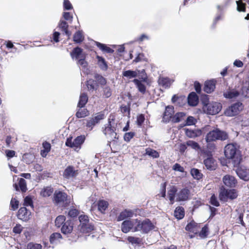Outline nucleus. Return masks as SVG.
Here are the masks:
<instances>
[{
  "instance_id": "nucleus-1",
  "label": "nucleus",
  "mask_w": 249,
  "mask_h": 249,
  "mask_svg": "<svg viewBox=\"0 0 249 249\" xmlns=\"http://www.w3.org/2000/svg\"><path fill=\"white\" fill-rule=\"evenodd\" d=\"M224 154L227 159L232 160L234 166H237L240 164L241 158L237 144L229 143L227 144L224 148Z\"/></svg>"
},
{
  "instance_id": "nucleus-2",
  "label": "nucleus",
  "mask_w": 249,
  "mask_h": 249,
  "mask_svg": "<svg viewBox=\"0 0 249 249\" xmlns=\"http://www.w3.org/2000/svg\"><path fill=\"white\" fill-rule=\"evenodd\" d=\"M229 138L228 133L219 128L215 127L210 130L205 137V140L207 143L216 141H224Z\"/></svg>"
},
{
  "instance_id": "nucleus-3",
  "label": "nucleus",
  "mask_w": 249,
  "mask_h": 249,
  "mask_svg": "<svg viewBox=\"0 0 249 249\" xmlns=\"http://www.w3.org/2000/svg\"><path fill=\"white\" fill-rule=\"evenodd\" d=\"M203 110L204 112L208 114L215 115L217 114L222 108V105L217 102L209 103L206 100L203 101Z\"/></svg>"
},
{
  "instance_id": "nucleus-4",
  "label": "nucleus",
  "mask_w": 249,
  "mask_h": 249,
  "mask_svg": "<svg viewBox=\"0 0 249 249\" xmlns=\"http://www.w3.org/2000/svg\"><path fill=\"white\" fill-rule=\"evenodd\" d=\"M154 228V226L151 221L146 219L142 221L138 220L137 225L134 228L133 232L141 231L143 233H147Z\"/></svg>"
},
{
  "instance_id": "nucleus-5",
  "label": "nucleus",
  "mask_w": 249,
  "mask_h": 249,
  "mask_svg": "<svg viewBox=\"0 0 249 249\" xmlns=\"http://www.w3.org/2000/svg\"><path fill=\"white\" fill-rule=\"evenodd\" d=\"M237 196V192L235 189H227L224 187L220 188L219 197L221 201H226L228 199L232 200L236 198Z\"/></svg>"
},
{
  "instance_id": "nucleus-6",
  "label": "nucleus",
  "mask_w": 249,
  "mask_h": 249,
  "mask_svg": "<svg viewBox=\"0 0 249 249\" xmlns=\"http://www.w3.org/2000/svg\"><path fill=\"white\" fill-rule=\"evenodd\" d=\"M110 119H108V123L104 125L103 128V132L106 137L110 141H114L117 137V133L115 132L116 128L111 124Z\"/></svg>"
},
{
  "instance_id": "nucleus-7",
  "label": "nucleus",
  "mask_w": 249,
  "mask_h": 249,
  "mask_svg": "<svg viewBox=\"0 0 249 249\" xmlns=\"http://www.w3.org/2000/svg\"><path fill=\"white\" fill-rule=\"evenodd\" d=\"M68 195L66 193L56 190L53 194V201L55 204L59 206H64L67 203Z\"/></svg>"
},
{
  "instance_id": "nucleus-8",
  "label": "nucleus",
  "mask_w": 249,
  "mask_h": 249,
  "mask_svg": "<svg viewBox=\"0 0 249 249\" xmlns=\"http://www.w3.org/2000/svg\"><path fill=\"white\" fill-rule=\"evenodd\" d=\"M85 140V137L84 135H80L77 137L73 141H72V137H69L67 138L65 144L66 146L73 148L75 149L76 148H80L81 145L84 142Z\"/></svg>"
},
{
  "instance_id": "nucleus-9",
  "label": "nucleus",
  "mask_w": 249,
  "mask_h": 249,
  "mask_svg": "<svg viewBox=\"0 0 249 249\" xmlns=\"http://www.w3.org/2000/svg\"><path fill=\"white\" fill-rule=\"evenodd\" d=\"M243 108V105L241 102H237L229 107L225 111V114L227 116H234L238 114Z\"/></svg>"
},
{
  "instance_id": "nucleus-10",
  "label": "nucleus",
  "mask_w": 249,
  "mask_h": 249,
  "mask_svg": "<svg viewBox=\"0 0 249 249\" xmlns=\"http://www.w3.org/2000/svg\"><path fill=\"white\" fill-rule=\"evenodd\" d=\"M137 219L124 221L121 225L122 231L124 233H127L131 230L133 231L134 228L137 225Z\"/></svg>"
},
{
  "instance_id": "nucleus-11",
  "label": "nucleus",
  "mask_w": 249,
  "mask_h": 249,
  "mask_svg": "<svg viewBox=\"0 0 249 249\" xmlns=\"http://www.w3.org/2000/svg\"><path fill=\"white\" fill-rule=\"evenodd\" d=\"M238 165L237 167V169L235 171L236 174L239 177V178L244 180V181H248L249 180V169L247 168L244 166H239Z\"/></svg>"
},
{
  "instance_id": "nucleus-12",
  "label": "nucleus",
  "mask_w": 249,
  "mask_h": 249,
  "mask_svg": "<svg viewBox=\"0 0 249 249\" xmlns=\"http://www.w3.org/2000/svg\"><path fill=\"white\" fill-rule=\"evenodd\" d=\"M190 194V190L187 188L180 190L177 194L176 201H184L189 199Z\"/></svg>"
},
{
  "instance_id": "nucleus-13",
  "label": "nucleus",
  "mask_w": 249,
  "mask_h": 249,
  "mask_svg": "<svg viewBox=\"0 0 249 249\" xmlns=\"http://www.w3.org/2000/svg\"><path fill=\"white\" fill-rule=\"evenodd\" d=\"M78 175L77 170H75L72 166H68L64 170L63 176L66 179L75 178Z\"/></svg>"
},
{
  "instance_id": "nucleus-14",
  "label": "nucleus",
  "mask_w": 249,
  "mask_h": 249,
  "mask_svg": "<svg viewBox=\"0 0 249 249\" xmlns=\"http://www.w3.org/2000/svg\"><path fill=\"white\" fill-rule=\"evenodd\" d=\"M31 212L26 208L21 207L18 211L17 216L18 219L23 221H27L30 219Z\"/></svg>"
},
{
  "instance_id": "nucleus-15",
  "label": "nucleus",
  "mask_w": 249,
  "mask_h": 249,
  "mask_svg": "<svg viewBox=\"0 0 249 249\" xmlns=\"http://www.w3.org/2000/svg\"><path fill=\"white\" fill-rule=\"evenodd\" d=\"M223 182L227 187L233 188L235 187L237 184V180L235 178L232 176L227 175L223 178Z\"/></svg>"
},
{
  "instance_id": "nucleus-16",
  "label": "nucleus",
  "mask_w": 249,
  "mask_h": 249,
  "mask_svg": "<svg viewBox=\"0 0 249 249\" xmlns=\"http://www.w3.org/2000/svg\"><path fill=\"white\" fill-rule=\"evenodd\" d=\"M174 113V108L173 106H168L165 107L162 120L164 122H169Z\"/></svg>"
},
{
  "instance_id": "nucleus-17",
  "label": "nucleus",
  "mask_w": 249,
  "mask_h": 249,
  "mask_svg": "<svg viewBox=\"0 0 249 249\" xmlns=\"http://www.w3.org/2000/svg\"><path fill=\"white\" fill-rule=\"evenodd\" d=\"M134 214V211L133 210L125 209L117 216V221H120L128 218H131L133 217Z\"/></svg>"
},
{
  "instance_id": "nucleus-18",
  "label": "nucleus",
  "mask_w": 249,
  "mask_h": 249,
  "mask_svg": "<svg viewBox=\"0 0 249 249\" xmlns=\"http://www.w3.org/2000/svg\"><path fill=\"white\" fill-rule=\"evenodd\" d=\"M216 80L214 79L207 81L205 82L204 91L208 93L213 92L215 88Z\"/></svg>"
},
{
  "instance_id": "nucleus-19",
  "label": "nucleus",
  "mask_w": 249,
  "mask_h": 249,
  "mask_svg": "<svg viewBox=\"0 0 249 249\" xmlns=\"http://www.w3.org/2000/svg\"><path fill=\"white\" fill-rule=\"evenodd\" d=\"M73 223L71 220L65 221L61 228V231L64 234L71 233L73 230Z\"/></svg>"
},
{
  "instance_id": "nucleus-20",
  "label": "nucleus",
  "mask_w": 249,
  "mask_h": 249,
  "mask_svg": "<svg viewBox=\"0 0 249 249\" xmlns=\"http://www.w3.org/2000/svg\"><path fill=\"white\" fill-rule=\"evenodd\" d=\"M188 103L191 106H196L198 103V97L195 92H191L188 96Z\"/></svg>"
},
{
  "instance_id": "nucleus-21",
  "label": "nucleus",
  "mask_w": 249,
  "mask_h": 249,
  "mask_svg": "<svg viewBox=\"0 0 249 249\" xmlns=\"http://www.w3.org/2000/svg\"><path fill=\"white\" fill-rule=\"evenodd\" d=\"M82 52L83 50L81 48L76 47L71 53V56L72 59H78L81 58L83 57Z\"/></svg>"
},
{
  "instance_id": "nucleus-22",
  "label": "nucleus",
  "mask_w": 249,
  "mask_h": 249,
  "mask_svg": "<svg viewBox=\"0 0 249 249\" xmlns=\"http://www.w3.org/2000/svg\"><path fill=\"white\" fill-rule=\"evenodd\" d=\"M239 94V92L238 90L235 89H231L224 92L223 96L227 99H232L238 97Z\"/></svg>"
},
{
  "instance_id": "nucleus-23",
  "label": "nucleus",
  "mask_w": 249,
  "mask_h": 249,
  "mask_svg": "<svg viewBox=\"0 0 249 249\" xmlns=\"http://www.w3.org/2000/svg\"><path fill=\"white\" fill-rule=\"evenodd\" d=\"M159 84L165 88H168L171 86L172 81L168 77H160L158 80Z\"/></svg>"
},
{
  "instance_id": "nucleus-24",
  "label": "nucleus",
  "mask_w": 249,
  "mask_h": 249,
  "mask_svg": "<svg viewBox=\"0 0 249 249\" xmlns=\"http://www.w3.org/2000/svg\"><path fill=\"white\" fill-rule=\"evenodd\" d=\"M177 189L175 186H172L168 191L167 195L171 204H173L175 202V198L177 194Z\"/></svg>"
},
{
  "instance_id": "nucleus-25",
  "label": "nucleus",
  "mask_w": 249,
  "mask_h": 249,
  "mask_svg": "<svg viewBox=\"0 0 249 249\" xmlns=\"http://www.w3.org/2000/svg\"><path fill=\"white\" fill-rule=\"evenodd\" d=\"M88 101V97L85 93H82L80 96L79 100L78 103V107H83Z\"/></svg>"
},
{
  "instance_id": "nucleus-26",
  "label": "nucleus",
  "mask_w": 249,
  "mask_h": 249,
  "mask_svg": "<svg viewBox=\"0 0 249 249\" xmlns=\"http://www.w3.org/2000/svg\"><path fill=\"white\" fill-rule=\"evenodd\" d=\"M58 27L61 30L65 33V34L68 36H70L71 35V33L68 31V29L69 27V25L68 23L65 21L61 20L58 24Z\"/></svg>"
},
{
  "instance_id": "nucleus-27",
  "label": "nucleus",
  "mask_w": 249,
  "mask_h": 249,
  "mask_svg": "<svg viewBox=\"0 0 249 249\" xmlns=\"http://www.w3.org/2000/svg\"><path fill=\"white\" fill-rule=\"evenodd\" d=\"M174 216L178 219H181L184 216V210L182 207H178L174 211Z\"/></svg>"
},
{
  "instance_id": "nucleus-28",
  "label": "nucleus",
  "mask_w": 249,
  "mask_h": 249,
  "mask_svg": "<svg viewBox=\"0 0 249 249\" xmlns=\"http://www.w3.org/2000/svg\"><path fill=\"white\" fill-rule=\"evenodd\" d=\"M122 74L123 77L130 79L137 77L138 72L136 71L127 70L124 71Z\"/></svg>"
},
{
  "instance_id": "nucleus-29",
  "label": "nucleus",
  "mask_w": 249,
  "mask_h": 249,
  "mask_svg": "<svg viewBox=\"0 0 249 249\" xmlns=\"http://www.w3.org/2000/svg\"><path fill=\"white\" fill-rule=\"evenodd\" d=\"M79 228L82 232L89 233L94 230V226L91 224L88 223L86 225L80 226Z\"/></svg>"
},
{
  "instance_id": "nucleus-30",
  "label": "nucleus",
  "mask_w": 249,
  "mask_h": 249,
  "mask_svg": "<svg viewBox=\"0 0 249 249\" xmlns=\"http://www.w3.org/2000/svg\"><path fill=\"white\" fill-rule=\"evenodd\" d=\"M204 164L208 169H215L214 160L212 158H208L204 160Z\"/></svg>"
},
{
  "instance_id": "nucleus-31",
  "label": "nucleus",
  "mask_w": 249,
  "mask_h": 249,
  "mask_svg": "<svg viewBox=\"0 0 249 249\" xmlns=\"http://www.w3.org/2000/svg\"><path fill=\"white\" fill-rule=\"evenodd\" d=\"M61 234L58 232H54L52 234L50 237V241L51 244H56L62 239Z\"/></svg>"
},
{
  "instance_id": "nucleus-32",
  "label": "nucleus",
  "mask_w": 249,
  "mask_h": 249,
  "mask_svg": "<svg viewBox=\"0 0 249 249\" xmlns=\"http://www.w3.org/2000/svg\"><path fill=\"white\" fill-rule=\"evenodd\" d=\"M53 192V188L51 186L44 187L40 192V195L43 197H48Z\"/></svg>"
},
{
  "instance_id": "nucleus-33",
  "label": "nucleus",
  "mask_w": 249,
  "mask_h": 249,
  "mask_svg": "<svg viewBox=\"0 0 249 249\" xmlns=\"http://www.w3.org/2000/svg\"><path fill=\"white\" fill-rule=\"evenodd\" d=\"M108 202L104 200H100L98 202V208L99 211L104 213L108 207Z\"/></svg>"
},
{
  "instance_id": "nucleus-34",
  "label": "nucleus",
  "mask_w": 249,
  "mask_h": 249,
  "mask_svg": "<svg viewBox=\"0 0 249 249\" xmlns=\"http://www.w3.org/2000/svg\"><path fill=\"white\" fill-rule=\"evenodd\" d=\"M201 133L200 131L186 129L185 134L186 136L189 138H194L198 136Z\"/></svg>"
},
{
  "instance_id": "nucleus-35",
  "label": "nucleus",
  "mask_w": 249,
  "mask_h": 249,
  "mask_svg": "<svg viewBox=\"0 0 249 249\" xmlns=\"http://www.w3.org/2000/svg\"><path fill=\"white\" fill-rule=\"evenodd\" d=\"M191 174L196 179L199 180L202 178L203 175L199 170L196 168H193L191 170Z\"/></svg>"
},
{
  "instance_id": "nucleus-36",
  "label": "nucleus",
  "mask_w": 249,
  "mask_h": 249,
  "mask_svg": "<svg viewBox=\"0 0 249 249\" xmlns=\"http://www.w3.org/2000/svg\"><path fill=\"white\" fill-rule=\"evenodd\" d=\"M84 39L81 31H78L76 32L73 35V41L75 43H80L82 42Z\"/></svg>"
},
{
  "instance_id": "nucleus-37",
  "label": "nucleus",
  "mask_w": 249,
  "mask_h": 249,
  "mask_svg": "<svg viewBox=\"0 0 249 249\" xmlns=\"http://www.w3.org/2000/svg\"><path fill=\"white\" fill-rule=\"evenodd\" d=\"M145 154L153 158H157L160 156L159 153L156 150L150 148H147L145 149Z\"/></svg>"
},
{
  "instance_id": "nucleus-38",
  "label": "nucleus",
  "mask_w": 249,
  "mask_h": 249,
  "mask_svg": "<svg viewBox=\"0 0 249 249\" xmlns=\"http://www.w3.org/2000/svg\"><path fill=\"white\" fill-rule=\"evenodd\" d=\"M97 58L98 61V65L101 69L104 71L107 70V65L105 59L103 58L102 57L99 56H97Z\"/></svg>"
},
{
  "instance_id": "nucleus-39",
  "label": "nucleus",
  "mask_w": 249,
  "mask_h": 249,
  "mask_svg": "<svg viewBox=\"0 0 249 249\" xmlns=\"http://www.w3.org/2000/svg\"><path fill=\"white\" fill-rule=\"evenodd\" d=\"M134 83L136 85L137 88L138 89L139 91L142 93H144L145 91V86L143 84H142L141 81H140L137 79H134L133 80Z\"/></svg>"
},
{
  "instance_id": "nucleus-40",
  "label": "nucleus",
  "mask_w": 249,
  "mask_h": 249,
  "mask_svg": "<svg viewBox=\"0 0 249 249\" xmlns=\"http://www.w3.org/2000/svg\"><path fill=\"white\" fill-rule=\"evenodd\" d=\"M66 218L64 215L58 216L55 220V225L57 227H60L65 222Z\"/></svg>"
},
{
  "instance_id": "nucleus-41",
  "label": "nucleus",
  "mask_w": 249,
  "mask_h": 249,
  "mask_svg": "<svg viewBox=\"0 0 249 249\" xmlns=\"http://www.w3.org/2000/svg\"><path fill=\"white\" fill-rule=\"evenodd\" d=\"M89 114V111L87 109L79 108L76 113V116L78 118H84L88 116Z\"/></svg>"
},
{
  "instance_id": "nucleus-42",
  "label": "nucleus",
  "mask_w": 249,
  "mask_h": 249,
  "mask_svg": "<svg viewBox=\"0 0 249 249\" xmlns=\"http://www.w3.org/2000/svg\"><path fill=\"white\" fill-rule=\"evenodd\" d=\"M18 186L22 193L25 192L27 190V185L25 180L23 178H20L18 181Z\"/></svg>"
},
{
  "instance_id": "nucleus-43",
  "label": "nucleus",
  "mask_w": 249,
  "mask_h": 249,
  "mask_svg": "<svg viewBox=\"0 0 249 249\" xmlns=\"http://www.w3.org/2000/svg\"><path fill=\"white\" fill-rule=\"evenodd\" d=\"M185 116V113L184 112H178L172 118V121L174 123L179 122Z\"/></svg>"
},
{
  "instance_id": "nucleus-44",
  "label": "nucleus",
  "mask_w": 249,
  "mask_h": 249,
  "mask_svg": "<svg viewBox=\"0 0 249 249\" xmlns=\"http://www.w3.org/2000/svg\"><path fill=\"white\" fill-rule=\"evenodd\" d=\"M186 145L191 147L192 148L198 150L200 149V147L198 143L194 141L189 140L186 142Z\"/></svg>"
},
{
  "instance_id": "nucleus-45",
  "label": "nucleus",
  "mask_w": 249,
  "mask_h": 249,
  "mask_svg": "<svg viewBox=\"0 0 249 249\" xmlns=\"http://www.w3.org/2000/svg\"><path fill=\"white\" fill-rule=\"evenodd\" d=\"M79 220L80 223V225H79V227H80V226H83V225H86V224L89 223L88 216L85 214L80 215L79 216Z\"/></svg>"
},
{
  "instance_id": "nucleus-46",
  "label": "nucleus",
  "mask_w": 249,
  "mask_h": 249,
  "mask_svg": "<svg viewBox=\"0 0 249 249\" xmlns=\"http://www.w3.org/2000/svg\"><path fill=\"white\" fill-rule=\"evenodd\" d=\"M94 78L100 85H105L106 84V79L101 75H100L99 74H96L94 75Z\"/></svg>"
},
{
  "instance_id": "nucleus-47",
  "label": "nucleus",
  "mask_w": 249,
  "mask_h": 249,
  "mask_svg": "<svg viewBox=\"0 0 249 249\" xmlns=\"http://www.w3.org/2000/svg\"><path fill=\"white\" fill-rule=\"evenodd\" d=\"M87 86L89 91H93L96 89L95 87V81L91 79L87 81Z\"/></svg>"
},
{
  "instance_id": "nucleus-48",
  "label": "nucleus",
  "mask_w": 249,
  "mask_h": 249,
  "mask_svg": "<svg viewBox=\"0 0 249 249\" xmlns=\"http://www.w3.org/2000/svg\"><path fill=\"white\" fill-rule=\"evenodd\" d=\"M42 245L40 244L30 242L27 244V249H41Z\"/></svg>"
},
{
  "instance_id": "nucleus-49",
  "label": "nucleus",
  "mask_w": 249,
  "mask_h": 249,
  "mask_svg": "<svg viewBox=\"0 0 249 249\" xmlns=\"http://www.w3.org/2000/svg\"><path fill=\"white\" fill-rule=\"evenodd\" d=\"M236 3L237 4V10L239 12H245L246 10V4L243 3L242 1L236 0Z\"/></svg>"
},
{
  "instance_id": "nucleus-50",
  "label": "nucleus",
  "mask_w": 249,
  "mask_h": 249,
  "mask_svg": "<svg viewBox=\"0 0 249 249\" xmlns=\"http://www.w3.org/2000/svg\"><path fill=\"white\" fill-rule=\"evenodd\" d=\"M18 205L19 201L15 198H12L10 202V206L12 210L13 211L16 210L18 207Z\"/></svg>"
},
{
  "instance_id": "nucleus-51",
  "label": "nucleus",
  "mask_w": 249,
  "mask_h": 249,
  "mask_svg": "<svg viewBox=\"0 0 249 249\" xmlns=\"http://www.w3.org/2000/svg\"><path fill=\"white\" fill-rule=\"evenodd\" d=\"M24 205L26 206H33L32 198L30 196H27L24 200Z\"/></svg>"
},
{
  "instance_id": "nucleus-52",
  "label": "nucleus",
  "mask_w": 249,
  "mask_h": 249,
  "mask_svg": "<svg viewBox=\"0 0 249 249\" xmlns=\"http://www.w3.org/2000/svg\"><path fill=\"white\" fill-rule=\"evenodd\" d=\"M210 203L212 205L216 207L219 206V203L214 195H213L211 196L210 198Z\"/></svg>"
},
{
  "instance_id": "nucleus-53",
  "label": "nucleus",
  "mask_w": 249,
  "mask_h": 249,
  "mask_svg": "<svg viewBox=\"0 0 249 249\" xmlns=\"http://www.w3.org/2000/svg\"><path fill=\"white\" fill-rule=\"evenodd\" d=\"M96 124H97L96 121H95L94 119L93 118H92L88 120L86 126L90 128V129H92L93 127Z\"/></svg>"
},
{
  "instance_id": "nucleus-54",
  "label": "nucleus",
  "mask_w": 249,
  "mask_h": 249,
  "mask_svg": "<svg viewBox=\"0 0 249 249\" xmlns=\"http://www.w3.org/2000/svg\"><path fill=\"white\" fill-rule=\"evenodd\" d=\"M208 231V228L206 226L203 227L199 233V236L201 238H205L207 236V233Z\"/></svg>"
},
{
  "instance_id": "nucleus-55",
  "label": "nucleus",
  "mask_w": 249,
  "mask_h": 249,
  "mask_svg": "<svg viewBox=\"0 0 249 249\" xmlns=\"http://www.w3.org/2000/svg\"><path fill=\"white\" fill-rule=\"evenodd\" d=\"M79 214V212L76 209H71L68 212V215L71 217H75Z\"/></svg>"
},
{
  "instance_id": "nucleus-56",
  "label": "nucleus",
  "mask_w": 249,
  "mask_h": 249,
  "mask_svg": "<svg viewBox=\"0 0 249 249\" xmlns=\"http://www.w3.org/2000/svg\"><path fill=\"white\" fill-rule=\"evenodd\" d=\"M196 226V223L194 222H190L186 225L185 230L187 231L194 232V229L195 228Z\"/></svg>"
},
{
  "instance_id": "nucleus-57",
  "label": "nucleus",
  "mask_w": 249,
  "mask_h": 249,
  "mask_svg": "<svg viewBox=\"0 0 249 249\" xmlns=\"http://www.w3.org/2000/svg\"><path fill=\"white\" fill-rule=\"evenodd\" d=\"M134 133L129 132L126 133L124 135V140L126 142H129L130 140L134 137Z\"/></svg>"
},
{
  "instance_id": "nucleus-58",
  "label": "nucleus",
  "mask_w": 249,
  "mask_h": 249,
  "mask_svg": "<svg viewBox=\"0 0 249 249\" xmlns=\"http://www.w3.org/2000/svg\"><path fill=\"white\" fill-rule=\"evenodd\" d=\"M104 95L106 98H108L111 95V91L109 87H106L104 88Z\"/></svg>"
},
{
  "instance_id": "nucleus-59",
  "label": "nucleus",
  "mask_w": 249,
  "mask_h": 249,
  "mask_svg": "<svg viewBox=\"0 0 249 249\" xmlns=\"http://www.w3.org/2000/svg\"><path fill=\"white\" fill-rule=\"evenodd\" d=\"M63 5L65 10H69L72 8V5L69 0H64Z\"/></svg>"
},
{
  "instance_id": "nucleus-60",
  "label": "nucleus",
  "mask_w": 249,
  "mask_h": 249,
  "mask_svg": "<svg viewBox=\"0 0 249 249\" xmlns=\"http://www.w3.org/2000/svg\"><path fill=\"white\" fill-rule=\"evenodd\" d=\"M22 227L20 224H17L16 226L13 228V231L14 233L19 234L22 230Z\"/></svg>"
},
{
  "instance_id": "nucleus-61",
  "label": "nucleus",
  "mask_w": 249,
  "mask_h": 249,
  "mask_svg": "<svg viewBox=\"0 0 249 249\" xmlns=\"http://www.w3.org/2000/svg\"><path fill=\"white\" fill-rule=\"evenodd\" d=\"M144 116L143 114H141L138 116L137 119L138 125L141 126L144 122Z\"/></svg>"
},
{
  "instance_id": "nucleus-62",
  "label": "nucleus",
  "mask_w": 249,
  "mask_h": 249,
  "mask_svg": "<svg viewBox=\"0 0 249 249\" xmlns=\"http://www.w3.org/2000/svg\"><path fill=\"white\" fill-rule=\"evenodd\" d=\"M195 124V119L193 117H188L186 120V124L187 125H191Z\"/></svg>"
},
{
  "instance_id": "nucleus-63",
  "label": "nucleus",
  "mask_w": 249,
  "mask_h": 249,
  "mask_svg": "<svg viewBox=\"0 0 249 249\" xmlns=\"http://www.w3.org/2000/svg\"><path fill=\"white\" fill-rule=\"evenodd\" d=\"M128 241L132 244H138L139 243V238L133 236H129L127 238Z\"/></svg>"
},
{
  "instance_id": "nucleus-64",
  "label": "nucleus",
  "mask_w": 249,
  "mask_h": 249,
  "mask_svg": "<svg viewBox=\"0 0 249 249\" xmlns=\"http://www.w3.org/2000/svg\"><path fill=\"white\" fill-rule=\"evenodd\" d=\"M63 18L64 19L68 21H72V16L71 15L70 12H64Z\"/></svg>"
}]
</instances>
